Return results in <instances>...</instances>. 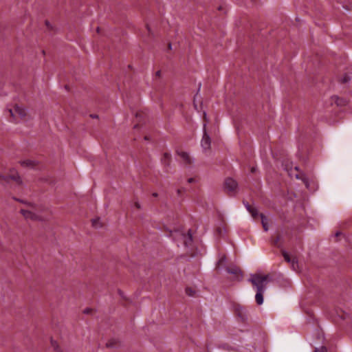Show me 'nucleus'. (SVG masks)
<instances>
[{
  "mask_svg": "<svg viewBox=\"0 0 352 352\" xmlns=\"http://www.w3.org/2000/svg\"><path fill=\"white\" fill-rule=\"evenodd\" d=\"M269 279V275H261L260 274H252L250 275L249 281L255 287L256 291L265 292Z\"/></svg>",
  "mask_w": 352,
  "mask_h": 352,
  "instance_id": "f257e3e1",
  "label": "nucleus"
},
{
  "mask_svg": "<svg viewBox=\"0 0 352 352\" xmlns=\"http://www.w3.org/2000/svg\"><path fill=\"white\" fill-rule=\"evenodd\" d=\"M6 112L11 117V121L18 122L19 120L24 119L26 116V110L19 105H14L10 108H8Z\"/></svg>",
  "mask_w": 352,
  "mask_h": 352,
  "instance_id": "f03ea898",
  "label": "nucleus"
},
{
  "mask_svg": "<svg viewBox=\"0 0 352 352\" xmlns=\"http://www.w3.org/2000/svg\"><path fill=\"white\" fill-rule=\"evenodd\" d=\"M173 236L174 238L179 237L183 241L184 245L186 247L190 246L192 242V236L190 233V230H188L187 234L177 231L173 234Z\"/></svg>",
  "mask_w": 352,
  "mask_h": 352,
  "instance_id": "7ed1b4c3",
  "label": "nucleus"
},
{
  "mask_svg": "<svg viewBox=\"0 0 352 352\" xmlns=\"http://www.w3.org/2000/svg\"><path fill=\"white\" fill-rule=\"evenodd\" d=\"M224 185L226 190L229 194L234 195L236 193L238 185L235 180L232 178H228L226 179Z\"/></svg>",
  "mask_w": 352,
  "mask_h": 352,
  "instance_id": "20e7f679",
  "label": "nucleus"
},
{
  "mask_svg": "<svg viewBox=\"0 0 352 352\" xmlns=\"http://www.w3.org/2000/svg\"><path fill=\"white\" fill-rule=\"evenodd\" d=\"M20 212L27 220H32V221H43V218L41 216H40L39 214H38L30 210L21 209Z\"/></svg>",
  "mask_w": 352,
  "mask_h": 352,
  "instance_id": "39448f33",
  "label": "nucleus"
},
{
  "mask_svg": "<svg viewBox=\"0 0 352 352\" xmlns=\"http://www.w3.org/2000/svg\"><path fill=\"white\" fill-rule=\"evenodd\" d=\"M206 124L204 123V135H203L202 140L201 141V145L204 151H206L210 149V144H211V140H210V138L208 135V134L206 133Z\"/></svg>",
  "mask_w": 352,
  "mask_h": 352,
  "instance_id": "423d86ee",
  "label": "nucleus"
},
{
  "mask_svg": "<svg viewBox=\"0 0 352 352\" xmlns=\"http://www.w3.org/2000/svg\"><path fill=\"white\" fill-rule=\"evenodd\" d=\"M8 179H10L16 182L18 184H22V181H21L20 177L19 176L17 172H16L14 170L10 171V173L8 177H5L3 175H0V180L3 179L6 182H8Z\"/></svg>",
  "mask_w": 352,
  "mask_h": 352,
  "instance_id": "0eeeda50",
  "label": "nucleus"
},
{
  "mask_svg": "<svg viewBox=\"0 0 352 352\" xmlns=\"http://www.w3.org/2000/svg\"><path fill=\"white\" fill-rule=\"evenodd\" d=\"M177 155L180 157L181 160L186 164H190L192 159L189 154L184 151H177Z\"/></svg>",
  "mask_w": 352,
  "mask_h": 352,
  "instance_id": "6e6552de",
  "label": "nucleus"
},
{
  "mask_svg": "<svg viewBox=\"0 0 352 352\" xmlns=\"http://www.w3.org/2000/svg\"><path fill=\"white\" fill-rule=\"evenodd\" d=\"M227 272L235 276V280H240L242 277V273L239 268L236 266L229 267L227 269Z\"/></svg>",
  "mask_w": 352,
  "mask_h": 352,
  "instance_id": "1a4fd4ad",
  "label": "nucleus"
},
{
  "mask_svg": "<svg viewBox=\"0 0 352 352\" xmlns=\"http://www.w3.org/2000/svg\"><path fill=\"white\" fill-rule=\"evenodd\" d=\"M245 206L248 211L251 214L253 218L255 219L257 217L260 216V214H258V210L256 208L252 207L248 203L245 204Z\"/></svg>",
  "mask_w": 352,
  "mask_h": 352,
  "instance_id": "9d476101",
  "label": "nucleus"
},
{
  "mask_svg": "<svg viewBox=\"0 0 352 352\" xmlns=\"http://www.w3.org/2000/svg\"><path fill=\"white\" fill-rule=\"evenodd\" d=\"M236 314L239 318H241L242 321H245L247 320V314L246 311L244 308L241 307H239L236 309Z\"/></svg>",
  "mask_w": 352,
  "mask_h": 352,
  "instance_id": "9b49d317",
  "label": "nucleus"
},
{
  "mask_svg": "<svg viewBox=\"0 0 352 352\" xmlns=\"http://www.w3.org/2000/svg\"><path fill=\"white\" fill-rule=\"evenodd\" d=\"M265 292L256 291V294L255 295V300L258 305H261L263 302V293Z\"/></svg>",
  "mask_w": 352,
  "mask_h": 352,
  "instance_id": "f8f14e48",
  "label": "nucleus"
},
{
  "mask_svg": "<svg viewBox=\"0 0 352 352\" xmlns=\"http://www.w3.org/2000/svg\"><path fill=\"white\" fill-rule=\"evenodd\" d=\"M260 217L261 219V223L265 231L268 230V220L267 218L263 214H260Z\"/></svg>",
  "mask_w": 352,
  "mask_h": 352,
  "instance_id": "ddd939ff",
  "label": "nucleus"
},
{
  "mask_svg": "<svg viewBox=\"0 0 352 352\" xmlns=\"http://www.w3.org/2000/svg\"><path fill=\"white\" fill-rule=\"evenodd\" d=\"M21 166H28V167H34L35 166V162L27 160L21 161Z\"/></svg>",
  "mask_w": 352,
  "mask_h": 352,
  "instance_id": "4468645a",
  "label": "nucleus"
},
{
  "mask_svg": "<svg viewBox=\"0 0 352 352\" xmlns=\"http://www.w3.org/2000/svg\"><path fill=\"white\" fill-rule=\"evenodd\" d=\"M283 256L287 262L291 263L292 261V259L290 258L289 254L285 251L283 252Z\"/></svg>",
  "mask_w": 352,
  "mask_h": 352,
  "instance_id": "2eb2a0df",
  "label": "nucleus"
},
{
  "mask_svg": "<svg viewBox=\"0 0 352 352\" xmlns=\"http://www.w3.org/2000/svg\"><path fill=\"white\" fill-rule=\"evenodd\" d=\"M51 344L55 351H56L57 352H62V351H59V347H58V343L55 340H52Z\"/></svg>",
  "mask_w": 352,
  "mask_h": 352,
  "instance_id": "dca6fc26",
  "label": "nucleus"
},
{
  "mask_svg": "<svg viewBox=\"0 0 352 352\" xmlns=\"http://www.w3.org/2000/svg\"><path fill=\"white\" fill-rule=\"evenodd\" d=\"M92 224L96 228H99V227L101 226L100 224H99V220L98 219H94L92 221Z\"/></svg>",
  "mask_w": 352,
  "mask_h": 352,
  "instance_id": "f3484780",
  "label": "nucleus"
},
{
  "mask_svg": "<svg viewBox=\"0 0 352 352\" xmlns=\"http://www.w3.org/2000/svg\"><path fill=\"white\" fill-rule=\"evenodd\" d=\"M186 294H187L188 295H189V296H193V295H194V294H195V291H194V290H192V289H190V288H187V289H186Z\"/></svg>",
  "mask_w": 352,
  "mask_h": 352,
  "instance_id": "a211bd4d",
  "label": "nucleus"
},
{
  "mask_svg": "<svg viewBox=\"0 0 352 352\" xmlns=\"http://www.w3.org/2000/svg\"><path fill=\"white\" fill-rule=\"evenodd\" d=\"M314 352H327V349L325 347L322 346L320 348L316 349Z\"/></svg>",
  "mask_w": 352,
  "mask_h": 352,
  "instance_id": "6ab92c4d",
  "label": "nucleus"
},
{
  "mask_svg": "<svg viewBox=\"0 0 352 352\" xmlns=\"http://www.w3.org/2000/svg\"><path fill=\"white\" fill-rule=\"evenodd\" d=\"M225 261H226V257L223 256H222V257L219 259V262H218V267H220V265H221L223 264V263H224V262H225Z\"/></svg>",
  "mask_w": 352,
  "mask_h": 352,
  "instance_id": "aec40b11",
  "label": "nucleus"
},
{
  "mask_svg": "<svg viewBox=\"0 0 352 352\" xmlns=\"http://www.w3.org/2000/svg\"><path fill=\"white\" fill-rule=\"evenodd\" d=\"M294 270H296V265H297V261L296 258H292V261L290 263Z\"/></svg>",
  "mask_w": 352,
  "mask_h": 352,
  "instance_id": "412c9836",
  "label": "nucleus"
},
{
  "mask_svg": "<svg viewBox=\"0 0 352 352\" xmlns=\"http://www.w3.org/2000/svg\"><path fill=\"white\" fill-rule=\"evenodd\" d=\"M170 155L168 153H164V160H168L170 159Z\"/></svg>",
  "mask_w": 352,
  "mask_h": 352,
  "instance_id": "4be33fe9",
  "label": "nucleus"
},
{
  "mask_svg": "<svg viewBox=\"0 0 352 352\" xmlns=\"http://www.w3.org/2000/svg\"><path fill=\"white\" fill-rule=\"evenodd\" d=\"M349 80V78H348L347 76H344L343 78V79L342 80V82L345 83V82H348Z\"/></svg>",
  "mask_w": 352,
  "mask_h": 352,
  "instance_id": "5701e85b",
  "label": "nucleus"
},
{
  "mask_svg": "<svg viewBox=\"0 0 352 352\" xmlns=\"http://www.w3.org/2000/svg\"><path fill=\"white\" fill-rule=\"evenodd\" d=\"M303 182H304L305 184L306 185L307 188H309V184H308L307 179H303Z\"/></svg>",
  "mask_w": 352,
  "mask_h": 352,
  "instance_id": "b1692460",
  "label": "nucleus"
},
{
  "mask_svg": "<svg viewBox=\"0 0 352 352\" xmlns=\"http://www.w3.org/2000/svg\"><path fill=\"white\" fill-rule=\"evenodd\" d=\"M134 206L138 209L140 208V204L137 201L135 202Z\"/></svg>",
  "mask_w": 352,
  "mask_h": 352,
  "instance_id": "393cba45",
  "label": "nucleus"
},
{
  "mask_svg": "<svg viewBox=\"0 0 352 352\" xmlns=\"http://www.w3.org/2000/svg\"><path fill=\"white\" fill-rule=\"evenodd\" d=\"M195 182V179H193V178H189V179H188V183H192V182Z\"/></svg>",
  "mask_w": 352,
  "mask_h": 352,
  "instance_id": "a878e982",
  "label": "nucleus"
},
{
  "mask_svg": "<svg viewBox=\"0 0 352 352\" xmlns=\"http://www.w3.org/2000/svg\"><path fill=\"white\" fill-rule=\"evenodd\" d=\"M155 75H156L157 76H159V77H160V75H161V72H160V71H157V72H156Z\"/></svg>",
  "mask_w": 352,
  "mask_h": 352,
  "instance_id": "bb28decb",
  "label": "nucleus"
},
{
  "mask_svg": "<svg viewBox=\"0 0 352 352\" xmlns=\"http://www.w3.org/2000/svg\"><path fill=\"white\" fill-rule=\"evenodd\" d=\"M91 117L93 118H97L98 116L97 115H91Z\"/></svg>",
  "mask_w": 352,
  "mask_h": 352,
  "instance_id": "cd10ccee",
  "label": "nucleus"
},
{
  "mask_svg": "<svg viewBox=\"0 0 352 352\" xmlns=\"http://www.w3.org/2000/svg\"><path fill=\"white\" fill-rule=\"evenodd\" d=\"M147 29H148V32H150L151 30H150V28H149V27L148 25H147Z\"/></svg>",
  "mask_w": 352,
  "mask_h": 352,
  "instance_id": "c85d7f7f",
  "label": "nucleus"
},
{
  "mask_svg": "<svg viewBox=\"0 0 352 352\" xmlns=\"http://www.w3.org/2000/svg\"><path fill=\"white\" fill-rule=\"evenodd\" d=\"M84 312H85V313H89V310L85 309V310L84 311Z\"/></svg>",
  "mask_w": 352,
  "mask_h": 352,
  "instance_id": "c756f323",
  "label": "nucleus"
},
{
  "mask_svg": "<svg viewBox=\"0 0 352 352\" xmlns=\"http://www.w3.org/2000/svg\"><path fill=\"white\" fill-rule=\"evenodd\" d=\"M168 48L171 49V44L170 43L168 45Z\"/></svg>",
  "mask_w": 352,
  "mask_h": 352,
  "instance_id": "7c9ffc66",
  "label": "nucleus"
},
{
  "mask_svg": "<svg viewBox=\"0 0 352 352\" xmlns=\"http://www.w3.org/2000/svg\"><path fill=\"white\" fill-rule=\"evenodd\" d=\"M255 171V168H252V172H254Z\"/></svg>",
  "mask_w": 352,
  "mask_h": 352,
  "instance_id": "2f4dec72",
  "label": "nucleus"
},
{
  "mask_svg": "<svg viewBox=\"0 0 352 352\" xmlns=\"http://www.w3.org/2000/svg\"><path fill=\"white\" fill-rule=\"evenodd\" d=\"M204 118L206 119V114L204 113Z\"/></svg>",
  "mask_w": 352,
  "mask_h": 352,
  "instance_id": "473e14b6",
  "label": "nucleus"
},
{
  "mask_svg": "<svg viewBox=\"0 0 352 352\" xmlns=\"http://www.w3.org/2000/svg\"><path fill=\"white\" fill-rule=\"evenodd\" d=\"M46 25L49 26V23L47 21H46Z\"/></svg>",
  "mask_w": 352,
  "mask_h": 352,
  "instance_id": "72a5a7b5",
  "label": "nucleus"
},
{
  "mask_svg": "<svg viewBox=\"0 0 352 352\" xmlns=\"http://www.w3.org/2000/svg\"><path fill=\"white\" fill-rule=\"evenodd\" d=\"M339 234H340V233H339V232H337V233H336V236H338Z\"/></svg>",
  "mask_w": 352,
  "mask_h": 352,
  "instance_id": "f704fd0d",
  "label": "nucleus"
}]
</instances>
